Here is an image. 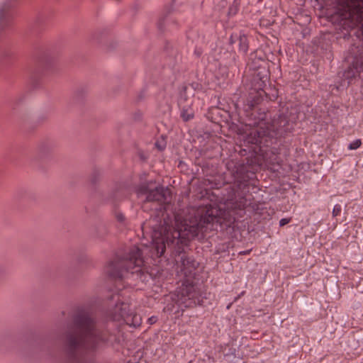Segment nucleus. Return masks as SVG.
<instances>
[{
	"label": "nucleus",
	"mask_w": 363,
	"mask_h": 363,
	"mask_svg": "<svg viewBox=\"0 0 363 363\" xmlns=\"http://www.w3.org/2000/svg\"><path fill=\"white\" fill-rule=\"evenodd\" d=\"M216 217L217 209L209 208L204 215H201L199 219L190 220L189 223L186 220L183 223L179 216L175 217L174 227L170 225L167 220H164L163 225L153 230L150 245L143 243L142 250L134 247L125 258L116 263H111L108 272L113 277L123 279L136 276L141 281H144L142 269L145 262L142 256L143 253L149 254L152 259L160 257L166 245L169 247L174 243L186 244V241L197 236L203 228H207L208 224L213 223Z\"/></svg>",
	"instance_id": "nucleus-1"
},
{
	"label": "nucleus",
	"mask_w": 363,
	"mask_h": 363,
	"mask_svg": "<svg viewBox=\"0 0 363 363\" xmlns=\"http://www.w3.org/2000/svg\"><path fill=\"white\" fill-rule=\"evenodd\" d=\"M76 335L69 337V344L73 348L78 347L94 349L104 342L101 333L89 314L84 313L75 318Z\"/></svg>",
	"instance_id": "nucleus-2"
},
{
	"label": "nucleus",
	"mask_w": 363,
	"mask_h": 363,
	"mask_svg": "<svg viewBox=\"0 0 363 363\" xmlns=\"http://www.w3.org/2000/svg\"><path fill=\"white\" fill-rule=\"evenodd\" d=\"M113 319L117 321L123 320L128 325L134 328L140 326L142 323V318L139 315L130 312L129 305L125 303L116 306Z\"/></svg>",
	"instance_id": "nucleus-3"
},
{
	"label": "nucleus",
	"mask_w": 363,
	"mask_h": 363,
	"mask_svg": "<svg viewBox=\"0 0 363 363\" xmlns=\"http://www.w3.org/2000/svg\"><path fill=\"white\" fill-rule=\"evenodd\" d=\"M174 296L175 297L172 296V298L179 307H191L196 303V293L192 286H182L178 291V294Z\"/></svg>",
	"instance_id": "nucleus-4"
},
{
	"label": "nucleus",
	"mask_w": 363,
	"mask_h": 363,
	"mask_svg": "<svg viewBox=\"0 0 363 363\" xmlns=\"http://www.w3.org/2000/svg\"><path fill=\"white\" fill-rule=\"evenodd\" d=\"M137 194L138 198L145 201H162L164 199V189L162 186H156L151 189L147 186H141Z\"/></svg>",
	"instance_id": "nucleus-5"
},
{
	"label": "nucleus",
	"mask_w": 363,
	"mask_h": 363,
	"mask_svg": "<svg viewBox=\"0 0 363 363\" xmlns=\"http://www.w3.org/2000/svg\"><path fill=\"white\" fill-rule=\"evenodd\" d=\"M352 65L356 72L363 70V51L354 57Z\"/></svg>",
	"instance_id": "nucleus-6"
},
{
	"label": "nucleus",
	"mask_w": 363,
	"mask_h": 363,
	"mask_svg": "<svg viewBox=\"0 0 363 363\" xmlns=\"http://www.w3.org/2000/svg\"><path fill=\"white\" fill-rule=\"evenodd\" d=\"M361 145L362 140L360 139H356L348 145L347 148L350 150H357L361 146Z\"/></svg>",
	"instance_id": "nucleus-7"
},
{
	"label": "nucleus",
	"mask_w": 363,
	"mask_h": 363,
	"mask_svg": "<svg viewBox=\"0 0 363 363\" xmlns=\"http://www.w3.org/2000/svg\"><path fill=\"white\" fill-rule=\"evenodd\" d=\"M181 116L184 121H187L193 118V114L191 113H189L186 110H182Z\"/></svg>",
	"instance_id": "nucleus-8"
},
{
	"label": "nucleus",
	"mask_w": 363,
	"mask_h": 363,
	"mask_svg": "<svg viewBox=\"0 0 363 363\" xmlns=\"http://www.w3.org/2000/svg\"><path fill=\"white\" fill-rule=\"evenodd\" d=\"M342 207L340 204H335L333 209V216L336 217L341 213Z\"/></svg>",
	"instance_id": "nucleus-9"
},
{
	"label": "nucleus",
	"mask_w": 363,
	"mask_h": 363,
	"mask_svg": "<svg viewBox=\"0 0 363 363\" xmlns=\"http://www.w3.org/2000/svg\"><path fill=\"white\" fill-rule=\"evenodd\" d=\"M258 138L255 139V143H259V138H262L263 136L267 135V132L264 130L262 131H257Z\"/></svg>",
	"instance_id": "nucleus-10"
},
{
	"label": "nucleus",
	"mask_w": 363,
	"mask_h": 363,
	"mask_svg": "<svg viewBox=\"0 0 363 363\" xmlns=\"http://www.w3.org/2000/svg\"><path fill=\"white\" fill-rule=\"evenodd\" d=\"M157 321V316H151L150 318H149L147 319V323L150 324V325H152L154 323H155Z\"/></svg>",
	"instance_id": "nucleus-11"
},
{
	"label": "nucleus",
	"mask_w": 363,
	"mask_h": 363,
	"mask_svg": "<svg viewBox=\"0 0 363 363\" xmlns=\"http://www.w3.org/2000/svg\"><path fill=\"white\" fill-rule=\"evenodd\" d=\"M155 145L156 147L160 150H162L164 149L165 147V143H160L159 142H157L155 143Z\"/></svg>",
	"instance_id": "nucleus-12"
},
{
	"label": "nucleus",
	"mask_w": 363,
	"mask_h": 363,
	"mask_svg": "<svg viewBox=\"0 0 363 363\" xmlns=\"http://www.w3.org/2000/svg\"><path fill=\"white\" fill-rule=\"evenodd\" d=\"M289 222V219H287V218H282V219H281L279 220V225L280 226H284L286 224H287Z\"/></svg>",
	"instance_id": "nucleus-13"
},
{
	"label": "nucleus",
	"mask_w": 363,
	"mask_h": 363,
	"mask_svg": "<svg viewBox=\"0 0 363 363\" xmlns=\"http://www.w3.org/2000/svg\"><path fill=\"white\" fill-rule=\"evenodd\" d=\"M238 11V9L236 7L230 8L229 13L232 14H235Z\"/></svg>",
	"instance_id": "nucleus-14"
},
{
	"label": "nucleus",
	"mask_w": 363,
	"mask_h": 363,
	"mask_svg": "<svg viewBox=\"0 0 363 363\" xmlns=\"http://www.w3.org/2000/svg\"><path fill=\"white\" fill-rule=\"evenodd\" d=\"M250 251H243V252H240V254H242V255H247L249 253Z\"/></svg>",
	"instance_id": "nucleus-15"
},
{
	"label": "nucleus",
	"mask_w": 363,
	"mask_h": 363,
	"mask_svg": "<svg viewBox=\"0 0 363 363\" xmlns=\"http://www.w3.org/2000/svg\"><path fill=\"white\" fill-rule=\"evenodd\" d=\"M242 48H243L244 51H246V50H247V46H246L245 45H244L242 46Z\"/></svg>",
	"instance_id": "nucleus-16"
},
{
	"label": "nucleus",
	"mask_w": 363,
	"mask_h": 363,
	"mask_svg": "<svg viewBox=\"0 0 363 363\" xmlns=\"http://www.w3.org/2000/svg\"><path fill=\"white\" fill-rule=\"evenodd\" d=\"M165 310H167V311H172V308H164Z\"/></svg>",
	"instance_id": "nucleus-17"
},
{
	"label": "nucleus",
	"mask_w": 363,
	"mask_h": 363,
	"mask_svg": "<svg viewBox=\"0 0 363 363\" xmlns=\"http://www.w3.org/2000/svg\"><path fill=\"white\" fill-rule=\"evenodd\" d=\"M118 219L121 220L123 219L122 216H118Z\"/></svg>",
	"instance_id": "nucleus-18"
},
{
	"label": "nucleus",
	"mask_w": 363,
	"mask_h": 363,
	"mask_svg": "<svg viewBox=\"0 0 363 363\" xmlns=\"http://www.w3.org/2000/svg\"><path fill=\"white\" fill-rule=\"evenodd\" d=\"M188 363H192V362H191V361H190V362H189Z\"/></svg>",
	"instance_id": "nucleus-19"
}]
</instances>
